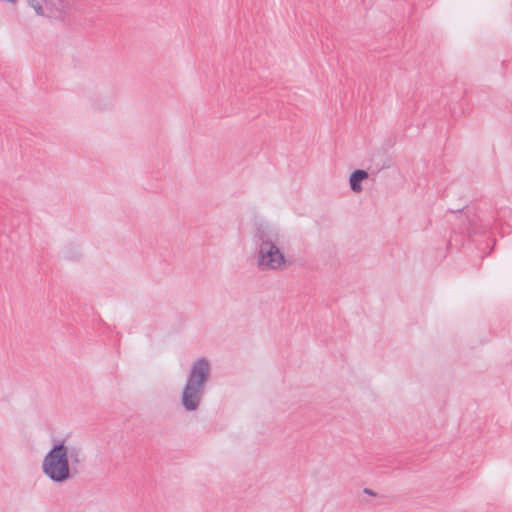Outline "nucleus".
I'll use <instances>...</instances> for the list:
<instances>
[{
    "mask_svg": "<svg viewBox=\"0 0 512 512\" xmlns=\"http://www.w3.org/2000/svg\"><path fill=\"white\" fill-rule=\"evenodd\" d=\"M85 456L80 446L67 444L66 438L53 440L52 446L42 461L44 475L54 483H65L78 473Z\"/></svg>",
    "mask_w": 512,
    "mask_h": 512,
    "instance_id": "1",
    "label": "nucleus"
},
{
    "mask_svg": "<svg viewBox=\"0 0 512 512\" xmlns=\"http://www.w3.org/2000/svg\"><path fill=\"white\" fill-rule=\"evenodd\" d=\"M210 370V362L205 357L192 363L181 393V405L186 411L192 412L199 408L210 380Z\"/></svg>",
    "mask_w": 512,
    "mask_h": 512,
    "instance_id": "2",
    "label": "nucleus"
},
{
    "mask_svg": "<svg viewBox=\"0 0 512 512\" xmlns=\"http://www.w3.org/2000/svg\"><path fill=\"white\" fill-rule=\"evenodd\" d=\"M450 211L456 215V222L453 224L452 232L456 236H461V244H463V237L471 238L475 235H482L490 228V222H486L481 217L476 207L465 206Z\"/></svg>",
    "mask_w": 512,
    "mask_h": 512,
    "instance_id": "3",
    "label": "nucleus"
},
{
    "mask_svg": "<svg viewBox=\"0 0 512 512\" xmlns=\"http://www.w3.org/2000/svg\"><path fill=\"white\" fill-rule=\"evenodd\" d=\"M277 244L258 247L257 266L261 271H280L290 265Z\"/></svg>",
    "mask_w": 512,
    "mask_h": 512,
    "instance_id": "4",
    "label": "nucleus"
},
{
    "mask_svg": "<svg viewBox=\"0 0 512 512\" xmlns=\"http://www.w3.org/2000/svg\"><path fill=\"white\" fill-rule=\"evenodd\" d=\"M255 233L253 236L257 248L269 244L279 243L280 235L278 231L270 224L259 221L254 224Z\"/></svg>",
    "mask_w": 512,
    "mask_h": 512,
    "instance_id": "5",
    "label": "nucleus"
},
{
    "mask_svg": "<svg viewBox=\"0 0 512 512\" xmlns=\"http://www.w3.org/2000/svg\"><path fill=\"white\" fill-rule=\"evenodd\" d=\"M369 177V173L363 169L354 170L349 177L350 189L355 193H360L363 190L362 182Z\"/></svg>",
    "mask_w": 512,
    "mask_h": 512,
    "instance_id": "6",
    "label": "nucleus"
},
{
    "mask_svg": "<svg viewBox=\"0 0 512 512\" xmlns=\"http://www.w3.org/2000/svg\"><path fill=\"white\" fill-rule=\"evenodd\" d=\"M376 157H381V158H384V154L383 153H378V154H374L373 155V159L372 161H374V159ZM389 167V164H387L386 160L382 159V162L381 163H375V164H371L369 165L368 167V170L372 173V174H377L378 172H380L381 170L385 169V168H388Z\"/></svg>",
    "mask_w": 512,
    "mask_h": 512,
    "instance_id": "7",
    "label": "nucleus"
},
{
    "mask_svg": "<svg viewBox=\"0 0 512 512\" xmlns=\"http://www.w3.org/2000/svg\"><path fill=\"white\" fill-rule=\"evenodd\" d=\"M28 5L33 8L37 15H43L44 10L41 3L38 0H26Z\"/></svg>",
    "mask_w": 512,
    "mask_h": 512,
    "instance_id": "8",
    "label": "nucleus"
},
{
    "mask_svg": "<svg viewBox=\"0 0 512 512\" xmlns=\"http://www.w3.org/2000/svg\"><path fill=\"white\" fill-rule=\"evenodd\" d=\"M65 5L63 4L62 0H59V5H55V9L60 12L65 11Z\"/></svg>",
    "mask_w": 512,
    "mask_h": 512,
    "instance_id": "9",
    "label": "nucleus"
},
{
    "mask_svg": "<svg viewBox=\"0 0 512 512\" xmlns=\"http://www.w3.org/2000/svg\"><path fill=\"white\" fill-rule=\"evenodd\" d=\"M363 492H364L365 494H367V495H370V496H376V495H377V494H376V492H375V491H373V490H372V489H370V488H364Z\"/></svg>",
    "mask_w": 512,
    "mask_h": 512,
    "instance_id": "10",
    "label": "nucleus"
},
{
    "mask_svg": "<svg viewBox=\"0 0 512 512\" xmlns=\"http://www.w3.org/2000/svg\"><path fill=\"white\" fill-rule=\"evenodd\" d=\"M453 240H455L456 242H458V240H457L456 238H455V239L451 238V239L449 240V242H448V244H449L450 246H452Z\"/></svg>",
    "mask_w": 512,
    "mask_h": 512,
    "instance_id": "11",
    "label": "nucleus"
}]
</instances>
